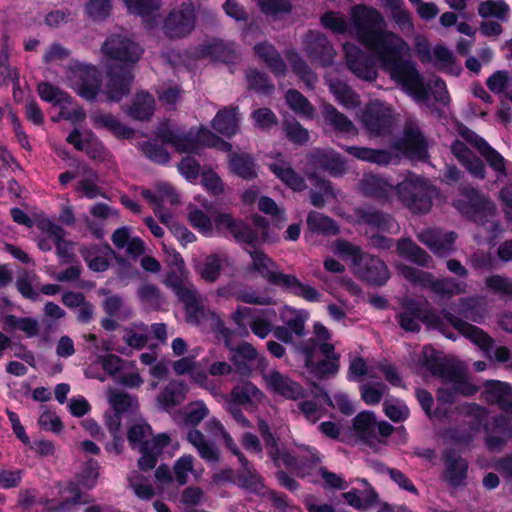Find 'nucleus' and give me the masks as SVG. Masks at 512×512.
<instances>
[{"label": "nucleus", "instance_id": "1", "mask_svg": "<svg viewBox=\"0 0 512 512\" xmlns=\"http://www.w3.org/2000/svg\"><path fill=\"white\" fill-rule=\"evenodd\" d=\"M350 17L358 41L416 103L429 106L430 93L437 102H449L444 81L435 77L426 85L415 65L402 60L409 54L410 46L401 36L386 29V21L377 9L358 4L352 7Z\"/></svg>", "mask_w": 512, "mask_h": 512}, {"label": "nucleus", "instance_id": "2", "mask_svg": "<svg viewBox=\"0 0 512 512\" xmlns=\"http://www.w3.org/2000/svg\"><path fill=\"white\" fill-rule=\"evenodd\" d=\"M360 190L365 195L385 200L396 194L413 213L428 212L432 198L438 194L437 189L428 181L414 174L407 175L396 188L377 175L366 174L361 180Z\"/></svg>", "mask_w": 512, "mask_h": 512}, {"label": "nucleus", "instance_id": "3", "mask_svg": "<svg viewBox=\"0 0 512 512\" xmlns=\"http://www.w3.org/2000/svg\"><path fill=\"white\" fill-rule=\"evenodd\" d=\"M102 51L110 60L125 64L119 69L109 68L108 80L103 89V93L109 100L120 101L129 92L133 81V74L128 64L137 62L143 50L128 36L116 34L105 41Z\"/></svg>", "mask_w": 512, "mask_h": 512}, {"label": "nucleus", "instance_id": "4", "mask_svg": "<svg viewBox=\"0 0 512 512\" xmlns=\"http://www.w3.org/2000/svg\"><path fill=\"white\" fill-rule=\"evenodd\" d=\"M164 284L183 302L188 323L214 333L225 331L221 318L215 312L205 309L203 298L198 294L194 284L188 280V271L185 268L171 269Z\"/></svg>", "mask_w": 512, "mask_h": 512}, {"label": "nucleus", "instance_id": "5", "mask_svg": "<svg viewBox=\"0 0 512 512\" xmlns=\"http://www.w3.org/2000/svg\"><path fill=\"white\" fill-rule=\"evenodd\" d=\"M419 319L428 326L440 329L444 334L442 324L443 320H445L484 351H487L492 345V339L483 330L463 320L457 319L450 312L444 311L441 316L432 312L422 314L419 307L411 305L407 306L404 311L398 315V322L406 331H417L419 329Z\"/></svg>", "mask_w": 512, "mask_h": 512}, {"label": "nucleus", "instance_id": "6", "mask_svg": "<svg viewBox=\"0 0 512 512\" xmlns=\"http://www.w3.org/2000/svg\"><path fill=\"white\" fill-rule=\"evenodd\" d=\"M462 195L465 199L456 200L454 206L477 224L475 238L478 241L492 242L501 231L499 222L495 219V203L473 187H465Z\"/></svg>", "mask_w": 512, "mask_h": 512}, {"label": "nucleus", "instance_id": "7", "mask_svg": "<svg viewBox=\"0 0 512 512\" xmlns=\"http://www.w3.org/2000/svg\"><path fill=\"white\" fill-rule=\"evenodd\" d=\"M248 252L252 260L251 270L258 272L269 283L285 288L309 302L320 300L321 295L314 287L301 283L294 275L278 271L276 263L263 251L254 248Z\"/></svg>", "mask_w": 512, "mask_h": 512}, {"label": "nucleus", "instance_id": "8", "mask_svg": "<svg viewBox=\"0 0 512 512\" xmlns=\"http://www.w3.org/2000/svg\"><path fill=\"white\" fill-rule=\"evenodd\" d=\"M420 361L431 374L452 383L453 393L448 392L444 388L438 390V399L440 401L453 402L456 393L470 396L477 392V387L463 380L461 375L453 367L449 366L432 347L425 346L423 348Z\"/></svg>", "mask_w": 512, "mask_h": 512}, {"label": "nucleus", "instance_id": "9", "mask_svg": "<svg viewBox=\"0 0 512 512\" xmlns=\"http://www.w3.org/2000/svg\"><path fill=\"white\" fill-rule=\"evenodd\" d=\"M127 437L131 448L142 454L138 460V465L143 471L155 467L158 456L170 443V437L166 433H160L152 437L151 427L142 421L129 428Z\"/></svg>", "mask_w": 512, "mask_h": 512}, {"label": "nucleus", "instance_id": "10", "mask_svg": "<svg viewBox=\"0 0 512 512\" xmlns=\"http://www.w3.org/2000/svg\"><path fill=\"white\" fill-rule=\"evenodd\" d=\"M158 136L165 142L173 145L177 151L185 153L197 152L201 146L215 147L222 151H230L231 144L223 141L206 128H201L196 137L192 133L180 135L170 127L160 129Z\"/></svg>", "mask_w": 512, "mask_h": 512}, {"label": "nucleus", "instance_id": "11", "mask_svg": "<svg viewBox=\"0 0 512 512\" xmlns=\"http://www.w3.org/2000/svg\"><path fill=\"white\" fill-rule=\"evenodd\" d=\"M400 274L408 281L431 290L441 298H449L466 292L465 281L453 278L436 279L433 274L407 265L397 266Z\"/></svg>", "mask_w": 512, "mask_h": 512}, {"label": "nucleus", "instance_id": "12", "mask_svg": "<svg viewBox=\"0 0 512 512\" xmlns=\"http://www.w3.org/2000/svg\"><path fill=\"white\" fill-rule=\"evenodd\" d=\"M231 318L245 335H248V328H250L255 336L265 339L273 330L276 311L239 306L232 313Z\"/></svg>", "mask_w": 512, "mask_h": 512}, {"label": "nucleus", "instance_id": "13", "mask_svg": "<svg viewBox=\"0 0 512 512\" xmlns=\"http://www.w3.org/2000/svg\"><path fill=\"white\" fill-rule=\"evenodd\" d=\"M85 502L78 486L71 482L57 483L38 501L46 512H72Z\"/></svg>", "mask_w": 512, "mask_h": 512}, {"label": "nucleus", "instance_id": "14", "mask_svg": "<svg viewBox=\"0 0 512 512\" xmlns=\"http://www.w3.org/2000/svg\"><path fill=\"white\" fill-rule=\"evenodd\" d=\"M256 226L261 229V235L252 230L242 221L235 220L231 214L219 213L215 216V226L222 233L231 234L237 241L247 244H253L258 241H267L268 234L266 232V220L255 218Z\"/></svg>", "mask_w": 512, "mask_h": 512}, {"label": "nucleus", "instance_id": "15", "mask_svg": "<svg viewBox=\"0 0 512 512\" xmlns=\"http://www.w3.org/2000/svg\"><path fill=\"white\" fill-rule=\"evenodd\" d=\"M353 429L358 438L376 449L378 444L385 443L386 438L391 435L393 426L385 421L377 423L372 412L364 411L354 418Z\"/></svg>", "mask_w": 512, "mask_h": 512}, {"label": "nucleus", "instance_id": "16", "mask_svg": "<svg viewBox=\"0 0 512 512\" xmlns=\"http://www.w3.org/2000/svg\"><path fill=\"white\" fill-rule=\"evenodd\" d=\"M67 80L77 94L87 100L94 99L100 90V74L94 66L74 63Z\"/></svg>", "mask_w": 512, "mask_h": 512}, {"label": "nucleus", "instance_id": "17", "mask_svg": "<svg viewBox=\"0 0 512 512\" xmlns=\"http://www.w3.org/2000/svg\"><path fill=\"white\" fill-rule=\"evenodd\" d=\"M262 379L266 389L270 393L281 396L287 400L296 401L305 396L301 384L277 369L263 371Z\"/></svg>", "mask_w": 512, "mask_h": 512}, {"label": "nucleus", "instance_id": "18", "mask_svg": "<svg viewBox=\"0 0 512 512\" xmlns=\"http://www.w3.org/2000/svg\"><path fill=\"white\" fill-rule=\"evenodd\" d=\"M195 26L194 5L182 2L178 8L173 9L164 22V33L169 38H181L188 35Z\"/></svg>", "mask_w": 512, "mask_h": 512}, {"label": "nucleus", "instance_id": "19", "mask_svg": "<svg viewBox=\"0 0 512 512\" xmlns=\"http://www.w3.org/2000/svg\"><path fill=\"white\" fill-rule=\"evenodd\" d=\"M141 195L151 205L155 215L165 225H170L173 216L170 212L163 210V204L176 205L179 197L171 185L167 183H159L154 190L143 189Z\"/></svg>", "mask_w": 512, "mask_h": 512}, {"label": "nucleus", "instance_id": "20", "mask_svg": "<svg viewBox=\"0 0 512 512\" xmlns=\"http://www.w3.org/2000/svg\"><path fill=\"white\" fill-rule=\"evenodd\" d=\"M393 113L391 106L378 100L371 101L362 116V123L369 133L381 135L392 125Z\"/></svg>", "mask_w": 512, "mask_h": 512}, {"label": "nucleus", "instance_id": "21", "mask_svg": "<svg viewBox=\"0 0 512 512\" xmlns=\"http://www.w3.org/2000/svg\"><path fill=\"white\" fill-rule=\"evenodd\" d=\"M343 50L346 64L355 76L365 81L376 80L378 75L377 69L361 48L353 43H345Z\"/></svg>", "mask_w": 512, "mask_h": 512}, {"label": "nucleus", "instance_id": "22", "mask_svg": "<svg viewBox=\"0 0 512 512\" xmlns=\"http://www.w3.org/2000/svg\"><path fill=\"white\" fill-rule=\"evenodd\" d=\"M231 361L236 370L242 375H249L254 366L262 372L267 368V359L260 355L256 348L250 343L244 342L233 350Z\"/></svg>", "mask_w": 512, "mask_h": 512}, {"label": "nucleus", "instance_id": "23", "mask_svg": "<svg viewBox=\"0 0 512 512\" xmlns=\"http://www.w3.org/2000/svg\"><path fill=\"white\" fill-rule=\"evenodd\" d=\"M308 452L311 455V467L309 472L303 470V477H307L312 483H321L327 488L340 490L348 488V483L342 475L319 465L320 457L316 450H308Z\"/></svg>", "mask_w": 512, "mask_h": 512}, {"label": "nucleus", "instance_id": "24", "mask_svg": "<svg viewBox=\"0 0 512 512\" xmlns=\"http://www.w3.org/2000/svg\"><path fill=\"white\" fill-rule=\"evenodd\" d=\"M304 48L313 62H318L322 66L333 63L335 51L327 38L320 32L310 31L306 35Z\"/></svg>", "mask_w": 512, "mask_h": 512}, {"label": "nucleus", "instance_id": "25", "mask_svg": "<svg viewBox=\"0 0 512 512\" xmlns=\"http://www.w3.org/2000/svg\"><path fill=\"white\" fill-rule=\"evenodd\" d=\"M465 138L479 151L488 165L496 172L497 180L501 181L507 176V161L498 151L473 132H467Z\"/></svg>", "mask_w": 512, "mask_h": 512}, {"label": "nucleus", "instance_id": "26", "mask_svg": "<svg viewBox=\"0 0 512 512\" xmlns=\"http://www.w3.org/2000/svg\"><path fill=\"white\" fill-rule=\"evenodd\" d=\"M456 238L454 232L439 229H425L418 234V239L437 256H446L453 252Z\"/></svg>", "mask_w": 512, "mask_h": 512}, {"label": "nucleus", "instance_id": "27", "mask_svg": "<svg viewBox=\"0 0 512 512\" xmlns=\"http://www.w3.org/2000/svg\"><path fill=\"white\" fill-rule=\"evenodd\" d=\"M484 400L490 404H497L503 412L512 414V388L501 381H487L482 392Z\"/></svg>", "mask_w": 512, "mask_h": 512}, {"label": "nucleus", "instance_id": "28", "mask_svg": "<svg viewBox=\"0 0 512 512\" xmlns=\"http://www.w3.org/2000/svg\"><path fill=\"white\" fill-rule=\"evenodd\" d=\"M355 273L375 285H382L389 279L386 264L381 259L369 255H364Z\"/></svg>", "mask_w": 512, "mask_h": 512}, {"label": "nucleus", "instance_id": "29", "mask_svg": "<svg viewBox=\"0 0 512 512\" xmlns=\"http://www.w3.org/2000/svg\"><path fill=\"white\" fill-rule=\"evenodd\" d=\"M397 147L410 158L424 159L427 155L426 142L419 128L413 124L405 127L404 137Z\"/></svg>", "mask_w": 512, "mask_h": 512}, {"label": "nucleus", "instance_id": "30", "mask_svg": "<svg viewBox=\"0 0 512 512\" xmlns=\"http://www.w3.org/2000/svg\"><path fill=\"white\" fill-rule=\"evenodd\" d=\"M269 450V455L277 466L284 465L285 467L292 468L298 471L299 475L303 477V470L305 472H309L311 467V455L308 450L310 448H305L300 450V455L298 458L292 456L288 452L280 451L277 443L274 447H271Z\"/></svg>", "mask_w": 512, "mask_h": 512}, {"label": "nucleus", "instance_id": "31", "mask_svg": "<svg viewBox=\"0 0 512 512\" xmlns=\"http://www.w3.org/2000/svg\"><path fill=\"white\" fill-rule=\"evenodd\" d=\"M67 142L72 144L77 150L85 151L93 160L102 161L105 159L106 150L102 143L91 132L81 135L80 132L75 129L68 135Z\"/></svg>", "mask_w": 512, "mask_h": 512}, {"label": "nucleus", "instance_id": "32", "mask_svg": "<svg viewBox=\"0 0 512 512\" xmlns=\"http://www.w3.org/2000/svg\"><path fill=\"white\" fill-rule=\"evenodd\" d=\"M303 355L305 366L309 368L317 377L324 378L335 375L339 370V355L333 351L330 357H326L325 360H321L317 364H314L312 358L313 348L305 344L299 348Z\"/></svg>", "mask_w": 512, "mask_h": 512}, {"label": "nucleus", "instance_id": "33", "mask_svg": "<svg viewBox=\"0 0 512 512\" xmlns=\"http://www.w3.org/2000/svg\"><path fill=\"white\" fill-rule=\"evenodd\" d=\"M80 254L89 269L95 272H104L110 266L113 251L109 245H89L80 249Z\"/></svg>", "mask_w": 512, "mask_h": 512}, {"label": "nucleus", "instance_id": "34", "mask_svg": "<svg viewBox=\"0 0 512 512\" xmlns=\"http://www.w3.org/2000/svg\"><path fill=\"white\" fill-rule=\"evenodd\" d=\"M269 169L280 181L294 191L305 189L304 179L294 171L290 163L285 161L281 155H276L273 158V161L269 164Z\"/></svg>", "mask_w": 512, "mask_h": 512}, {"label": "nucleus", "instance_id": "35", "mask_svg": "<svg viewBox=\"0 0 512 512\" xmlns=\"http://www.w3.org/2000/svg\"><path fill=\"white\" fill-rule=\"evenodd\" d=\"M197 58H208L212 61L231 63L236 58V51L232 44L220 40H212L202 44L196 50Z\"/></svg>", "mask_w": 512, "mask_h": 512}, {"label": "nucleus", "instance_id": "36", "mask_svg": "<svg viewBox=\"0 0 512 512\" xmlns=\"http://www.w3.org/2000/svg\"><path fill=\"white\" fill-rule=\"evenodd\" d=\"M451 150L457 160L470 172V174L476 178L484 179L486 175V169L481 161L468 147L467 145L459 140H456Z\"/></svg>", "mask_w": 512, "mask_h": 512}, {"label": "nucleus", "instance_id": "37", "mask_svg": "<svg viewBox=\"0 0 512 512\" xmlns=\"http://www.w3.org/2000/svg\"><path fill=\"white\" fill-rule=\"evenodd\" d=\"M354 221L358 224H367L389 233L399 232L398 224L389 215H384L376 211L361 208L356 209Z\"/></svg>", "mask_w": 512, "mask_h": 512}, {"label": "nucleus", "instance_id": "38", "mask_svg": "<svg viewBox=\"0 0 512 512\" xmlns=\"http://www.w3.org/2000/svg\"><path fill=\"white\" fill-rule=\"evenodd\" d=\"M188 386L178 380L170 381L157 397L158 404L165 410L180 405L186 398Z\"/></svg>", "mask_w": 512, "mask_h": 512}, {"label": "nucleus", "instance_id": "39", "mask_svg": "<svg viewBox=\"0 0 512 512\" xmlns=\"http://www.w3.org/2000/svg\"><path fill=\"white\" fill-rule=\"evenodd\" d=\"M77 176L80 177L76 190L83 196L94 199L98 196H104L102 189L98 186V174L86 165H79Z\"/></svg>", "mask_w": 512, "mask_h": 512}, {"label": "nucleus", "instance_id": "40", "mask_svg": "<svg viewBox=\"0 0 512 512\" xmlns=\"http://www.w3.org/2000/svg\"><path fill=\"white\" fill-rule=\"evenodd\" d=\"M264 398V393L252 382L236 385L231 391V399L235 404L257 406Z\"/></svg>", "mask_w": 512, "mask_h": 512}, {"label": "nucleus", "instance_id": "41", "mask_svg": "<svg viewBox=\"0 0 512 512\" xmlns=\"http://www.w3.org/2000/svg\"><path fill=\"white\" fill-rule=\"evenodd\" d=\"M322 114L324 120L332 126L334 130L349 136L357 135V129L353 123L342 113H340L331 104H324L322 106Z\"/></svg>", "mask_w": 512, "mask_h": 512}, {"label": "nucleus", "instance_id": "42", "mask_svg": "<svg viewBox=\"0 0 512 512\" xmlns=\"http://www.w3.org/2000/svg\"><path fill=\"white\" fill-rule=\"evenodd\" d=\"M235 455L238 457V460L242 465V469L239 473V482L241 485L255 493L265 494L266 488L264 487L262 478L259 476L256 470L249 464L248 460L241 454L239 450L238 454Z\"/></svg>", "mask_w": 512, "mask_h": 512}, {"label": "nucleus", "instance_id": "43", "mask_svg": "<svg viewBox=\"0 0 512 512\" xmlns=\"http://www.w3.org/2000/svg\"><path fill=\"white\" fill-rule=\"evenodd\" d=\"M254 52L276 76L285 74L286 65L273 45L267 42L259 43L254 46Z\"/></svg>", "mask_w": 512, "mask_h": 512}, {"label": "nucleus", "instance_id": "44", "mask_svg": "<svg viewBox=\"0 0 512 512\" xmlns=\"http://www.w3.org/2000/svg\"><path fill=\"white\" fill-rule=\"evenodd\" d=\"M238 112L236 108L220 110L213 119V127L219 133L231 137L238 130Z\"/></svg>", "mask_w": 512, "mask_h": 512}, {"label": "nucleus", "instance_id": "45", "mask_svg": "<svg viewBox=\"0 0 512 512\" xmlns=\"http://www.w3.org/2000/svg\"><path fill=\"white\" fill-rule=\"evenodd\" d=\"M227 261L225 254H211L205 258L201 265L196 266V271L205 281L215 282Z\"/></svg>", "mask_w": 512, "mask_h": 512}, {"label": "nucleus", "instance_id": "46", "mask_svg": "<svg viewBox=\"0 0 512 512\" xmlns=\"http://www.w3.org/2000/svg\"><path fill=\"white\" fill-rule=\"evenodd\" d=\"M345 150L355 158L376 163L379 165H387L391 162L392 156L385 150H375L367 147L347 146Z\"/></svg>", "mask_w": 512, "mask_h": 512}, {"label": "nucleus", "instance_id": "47", "mask_svg": "<svg viewBox=\"0 0 512 512\" xmlns=\"http://www.w3.org/2000/svg\"><path fill=\"white\" fill-rule=\"evenodd\" d=\"M331 250L343 261H349L354 272L364 257V254H362L358 246L346 240H336L332 244Z\"/></svg>", "mask_w": 512, "mask_h": 512}, {"label": "nucleus", "instance_id": "48", "mask_svg": "<svg viewBox=\"0 0 512 512\" xmlns=\"http://www.w3.org/2000/svg\"><path fill=\"white\" fill-rule=\"evenodd\" d=\"M91 119L94 127L96 128H106L113 132L117 137L129 138L133 134V132L121 124L114 116L111 114L104 113H93L91 115Z\"/></svg>", "mask_w": 512, "mask_h": 512}, {"label": "nucleus", "instance_id": "49", "mask_svg": "<svg viewBox=\"0 0 512 512\" xmlns=\"http://www.w3.org/2000/svg\"><path fill=\"white\" fill-rule=\"evenodd\" d=\"M49 238L56 247L57 255L62 263L72 260V243L65 240V231L54 224H49Z\"/></svg>", "mask_w": 512, "mask_h": 512}, {"label": "nucleus", "instance_id": "50", "mask_svg": "<svg viewBox=\"0 0 512 512\" xmlns=\"http://www.w3.org/2000/svg\"><path fill=\"white\" fill-rule=\"evenodd\" d=\"M229 167L233 173L243 179H253L257 176L256 166L248 154H233L229 158Z\"/></svg>", "mask_w": 512, "mask_h": 512}, {"label": "nucleus", "instance_id": "51", "mask_svg": "<svg viewBox=\"0 0 512 512\" xmlns=\"http://www.w3.org/2000/svg\"><path fill=\"white\" fill-rule=\"evenodd\" d=\"M467 462L455 454L446 455V479L454 486L461 485L466 477Z\"/></svg>", "mask_w": 512, "mask_h": 512}, {"label": "nucleus", "instance_id": "52", "mask_svg": "<svg viewBox=\"0 0 512 512\" xmlns=\"http://www.w3.org/2000/svg\"><path fill=\"white\" fill-rule=\"evenodd\" d=\"M397 252L400 256L420 266H428L431 261V257L409 239H403L398 242Z\"/></svg>", "mask_w": 512, "mask_h": 512}, {"label": "nucleus", "instance_id": "53", "mask_svg": "<svg viewBox=\"0 0 512 512\" xmlns=\"http://www.w3.org/2000/svg\"><path fill=\"white\" fill-rule=\"evenodd\" d=\"M313 158L316 163L333 175H341L345 171V162L343 158L332 150L317 151L313 155Z\"/></svg>", "mask_w": 512, "mask_h": 512}, {"label": "nucleus", "instance_id": "54", "mask_svg": "<svg viewBox=\"0 0 512 512\" xmlns=\"http://www.w3.org/2000/svg\"><path fill=\"white\" fill-rule=\"evenodd\" d=\"M155 101L148 93H139L136 95L132 106L129 109L131 117L138 120L148 119L154 112Z\"/></svg>", "mask_w": 512, "mask_h": 512}, {"label": "nucleus", "instance_id": "55", "mask_svg": "<svg viewBox=\"0 0 512 512\" xmlns=\"http://www.w3.org/2000/svg\"><path fill=\"white\" fill-rule=\"evenodd\" d=\"M509 12L510 7L504 0H486L478 6V14L483 18L494 17L506 21Z\"/></svg>", "mask_w": 512, "mask_h": 512}, {"label": "nucleus", "instance_id": "56", "mask_svg": "<svg viewBox=\"0 0 512 512\" xmlns=\"http://www.w3.org/2000/svg\"><path fill=\"white\" fill-rule=\"evenodd\" d=\"M329 88L336 100L346 108L356 107L359 103L358 96L342 81L327 79Z\"/></svg>", "mask_w": 512, "mask_h": 512}, {"label": "nucleus", "instance_id": "57", "mask_svg": "<svg viewBox=\"0 0 512 512\" xmlns=\"http://www.w3.org/2000/svg\"><path fill=\"white\" fill-rule=\"evenodd\" d=\"M457 312L473 322H480L484 308L480 297H466L459 302Z\"/></svg>", "mask_w": 512, "mask_h": 512}, {"label": "nucleus", "instance_id": "58", "mask_svg": "<svg viewBox=\"0 0 512 512\" xmlns=\"http://www.w3.org/2000/svg\"><path fill=\"white\" fill-rule=\"evenodd\" d=\"M307 225L310 230L325 235H336L339 231L336 223L331 218L314 211L309 213Z\"/></svg>", "mask_w": 512, "mask_h": 512}, {"label": "nucleus", "instance_id": "59", "mask_svg": "<svg viewBox=\"0 0 512 512\" xmlns=\"http://www.w3.org/2000/svg\"><path fill=\"white\" fill-rule=\"evenodd\" d=\"M5 324L10 329L22 331L27 337H35L39 334V323L31 317L7 315Z\"/></svg>", "mask_w": 512, "mask_h": 512}, {"label": "nucleus", "instance_id": "60", "mask_svg": "<svg viewBox=\"0 0 512 512\" xmlns=\"http://www.w3.org/2000/svg\"><path fill=\"white\" fill-rule=\"evenodd\" d=\"M187 439L197 449L203 459L207 461H215L217 459V450L205 440L204 435L199 430H190L187 434Z\"/></svg>", "mask_w": 512, "mask_h": 512}, {"label": "nucleus", "instance_id": "61", "mask_svg": "<svg viewBox=\"0 0 512 512\" xmlns=\"http://www.w3.org/2000/svg\"><path fill=\"white\" fill-rule=\"evenodd\" d=\"M288 106L297 114L311 118L314 114V108L311 103L297 90H288L285 95Z\"/></svg>", "mask_w": 512, "mask_h": 512}, {"label": "nucleus", "instance_id": "62", "mask_svg": "<svg viewBox=\"0 0 512 512\" xmlns=\"http://www.w3.org/2000/svg\"><path fill=\"white\" fill-rule=\"evenodd\" d=\"M108 401L115 413L121 414L138 407L137 399L128 393L117 391L114 389L108 392Z\"/></svg>", "mask_w": 512, "mask_h": 512}, {"label": "nucleus", "instance_id": "63", "mask_svg": "<svg viewBox=\"0 0 512 512\" xmlns=\"http://www.w3.org/2000/svg\"><path fill=\"white\" fill-rule=\"evenodd\" d=\"M123 340L127 345L135 349H142L148 341L147 326L143 323L134 324L124 331Z\"/></svg>", "mask_w": 512, "mask_h": 512}, {"label": "nucleus", "instance_id": "64", "mask_svg": "<svg viewBox=\"0 0 512 512\" xmlns=\"http://www.w3.org/2000/svg\"><path fill=\"white\" fill-rule=\"evenodd\" d=\"M496 427L501 435H497L496 432H493L488 435L486 443L490 450L501 449L505 443V438L512 437L511 420L506 421L505 419H500L497 422Z\"/></svg>", "mask_w": 512, "mask_h": 512}]
</instances>
